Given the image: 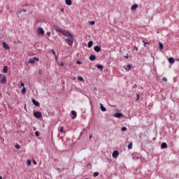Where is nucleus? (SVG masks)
<instances>
[{"instance_id":"23","label":"nucleus","mask_w":179,"mask_h":179,"mask_svg":"<svg viewBox=\"0 0 179 179\" xmlns=\"http://www.w3.org/2000/svg\"><path fill=\"white\" fill-rule=\"evenodd\" d=\"M78 79L80 82H85V79H83L82 76H78Z\"/></svg>"},{"instance_id":"5","label":"nucleus","mask_w":179,"mask_h":179,"mask_svg":"<svg viewBox=\"0 0 179 179\" xmlns=\"http://www.w3.org/2000/svg\"><path fill=\"white\" fill-rule=\"evenodd\" d=\"M34 117H36V118H41L43 117V114L41 113V112H35L34 113Z\"/></svg>"},{"instance_id":"37","label":"nucleus","mask_w":179,"mask_h":179,"mask_svg":"<svg viewBox=\"0 0 179 179\" xmlns=\"http://www.w3.org/2000/svg\"><path fill=\"white\" fill-rule=\"evenodd\" d=\"M122 131H127V127H122Z\"/></svg>"},{"instance_id":"28","label":"nucleus","mask_w":179,"mask_h":179,"mask_svg":"<svg viewBox=\"0 0 179 179\" xmlns=\"http://www.w3.org/2000/svg\"><path fill=\"white\" fill-rule=\"evenodd\" d=\"M128 149H132V142L129 143L128 145Z\"/></svg>"},{"instance_id":"36","label":"nucleus","mask_w":179,"mask_h":179,"mask_svg":"<svg viewBox=\"0 0 179 179\" xmlns=\"http://www.w3.org/2000/svg\"><path fill=\"white\" fill-rule=\"evenodd\" d=\"M162 80H164V82H167V78L164 77V78H162Z\"/></svg>"},{"instance_id":"16","label":"nucleus","mask_w":179,"mask_h":179,"mask_svg":"<svg viewBox=\"0 0 179 179\" xmlns=\"http://www.w3.org/2000/svg\"><path fill=\"white\" fill-rule=\"evenodd\" d=\"M100 108H101V111H107V109L104 107L103 103H100Z\"/></svg>"},{"instance_id":"19","label":"nucleus","mask_w":179,"mask_h":179,"mask_svg":"<svg viewBox=\"0 0 179 179\" xmlns=\"http://www.w3.org/2000/svg\"><path fill=\"white\" fill-rule=\"evenodd\" d=\"M90 61H94L96 59V56H94V55H92L90 57Z\"/></svg>"},{"instance_id":"42","label":"nucleus","mask_w":179,"mask_h":179,"mask_svg":"<svg viewBox=\"0 0 179 179\" xmlns=\"http://www.w3.org/2000/svg\"><path fill=\"white\" fill-rule=\"evenodd\" d=\"M60 66H64V62H60Z\"/></svg>"},{"instance_id":"1","label":"nucleus","mask_w":179,"mask_h":179,"mask_svg":"<svg viewBox=\"0 0 179 179\" xmlns=\"http://www.w3.org/2000/svg\"><path fill=\"white\" fill-rule=\"evenodd\" d=\"M66 41L68 45H72V44H73V36H69V38H66Z\"/></svg>"},{"instance_id":"41","label":"nucleus","mask_w":179,"mask_h":179,"mask_svg":"<svg viewBox=\"0 0 179 179\" xmlns=\"http://www.w3.org/2000/svg\"><path fill=\"white\" fill-rule=\"evenodd\" d=\"M134 50H136V51H138V47H136V46H134V49H133Z\"/></svg>"},{"instance_id":"17","label":"nucleus","mask_w":179,"mask_h":179,"mask_svg":"<svg viewBox=\"0 0 179 179\" xmlns=\"http://www.w3.org/2000/svg\"><path fill=\"white\" fill-rule=\"evenodd\" d=\"M51 52H52L53 55L55 57V59H58V56H57V53L55 52V50L54 49H52Z\"/></svg>"},{"instance_id":"13","label":"nucleus","mask_w":179,"mask_h":179,"mask_svg":"<svg viewBox=\"0 0 179 179\" xmlns=\"http://www.w3.org/2000/svg\"><path fill=\"white\" fill-rule=\"evenodd\" d=\"M65 3L66 5L71 6V5H72V0H65Z\"/></svg>"},{"instance_id":"46","label":"nucleus","mask_w":179,"mask_h":179,"mask_svg":"<svg viewBox=\"0 0 179 179\" xmlns=\"http://www.w3.org/2000/svg\"><path fill=\"white\" fill-rule=\"evenodd\" d=\"M38 73L39 75H41V69L39 70Z\"/></svg>"},{"instance_id":"4","label":"nucleus","mask_w":179,"mask_h":179,"mask_svg":"<svg viewBox=\"0 0 179 179\" xmlns=\"http://www.w3.org/2000/svg\"><path fill=\"white\" fill-rule=\"evenodd\" d=\"M36 61H37V62H38V61H39L38 57L30 58L29 60V64H34V62H36Z\"/></svg>"},{"instance_id":"15","label":"nucleus","mask_w":179,"mask_h":179,"mask_svg":"<svg viewBox=\"0 0 179 179\" xmlns=\"http://www.w3.org/2000/svg\"><path fill=\"white\" fill-rule=\"evenodd\" d=\"M162 149H167V143H162L161 145Z\"/></svg>"},{"instance_id":"38","label":"nucleus","mask_w":179,"mask_h":179,"mask_svg":"<svg viewBox=\"0 0 179 179\" xmlns=\"http://www.w3.org/2000/svg\"><path fill=\"white\" fill-rule=\"evenodd\" d=\"M60 10L62 13H65V9L61 8Z\"/></svg>"},{"instance_id":"7","label":"nucleus","mask_w":179,"mask_h":179,"mask_svg":"<svg viewBox=\"0 0 179 179\" xmlns=\"http://www.w3.org/2000/svg\"><path fill=\"white\" fill-rule=\"evenodd\" d=\"M76 117H78V113H76V112L75 110H72L71 111V118H72V120H75V118H76Z\"/></svg>"},{"instance_id":"6","label":"nucleus","mask_w":179,"mask_h":179,"mask_svg":"<svg viewBox=\"0 0 179 179\" xmlns=\"http://www.w3.org/2000/svg\"><path fill=\"white\" fill-rule=\"evenodd\" d=\"M112 156L113 157V159H117V157H118V156H120V152H118V151L115 150L113 151Z\"/></svg>"},{"instance_id":"48","label":"nucleus","mask_w":179,"mask_h":179,"mask_svg":"<svg viewBox=\"0 0 179 179\" xmlns=\"http://www.w3.org/2000/svg\"><path fill=\"white\" fill-rule=\"evenodd\" d=\"M125 58H126L127 59H128V55H127L125 56Z\"/></svg>"},{"instance_id":"44","label":"nucleus","mask_w":179,"mask_h":179,"mask_svg":"<svg viewBox=\"0 0 179 179\" xmlns=\"http://www.w3.org/2000/svg\"><path fill=\"white\" fill-rule=\"evenodd\" d=\"M35 135H36V136H38V131H36Z\"/></svg>"},{"instance_id":"34","label":"nucleus","mask_w":179,"mask_h":179,"mask_svg":"<svg viewBox=\"0 0 179 179\" xmlns=\"http://www.w3.org/2000/svg\"><path fill=\"white\" fill-rule=\"evenodd\" d=\"M127 68L129 69L128 71H129V69H131V68H132V66L131 64H128Z\"/></svg>"},{"instance_id":"11","label":"nucleus","mask_w":179,"mask_h":179,"mask_svg":"<svg viewBox=\"0 0 179 179\" xmlns=\"http://www.w3.org/2000/svg\"><path fill=\"white\" fill-rule=\"evenodd\" d=\"M94 51H96V52H100V51H101V48L99 45H96L94 48Z\"/></svg>"},{"instance_id":"2","label":"nucleus","mask_w":179,"mask_h":179,"mask_svg":"<svg viewBox=\"0 0 179 179\" xmlns=\"http://www.w3.org/2000/svg\"><path fill=\"white\" fill-rule=\"evenodd\" d=\"M63 36H64L65 37H73V35H72V34L70 31H66V30H63L62 34Z\"/></svg>"},{"instance_id":"43","label":"nucleus","mask_w":179,"mask_h":179,"mask_svg":"<svg viewBox=\"0 0 179 179\" xmlns=\"http://www.w3.org/2000/svg\"><path fill=\"white\" fill-rule=\"evenodd\" d=\"M20 86H22V87H24V83H22L20 84Z\"/></svg>"},{"instance_id":"14","label":"nucleus","mask_w":179,"mask_h":179,"mask_svg":"<svg viewBox=\"0 0 179 179\" xmlns=\"http://www.w3.org/2000/svg\"><path fill=\"white\" fill-rule=\"evenodd\" d=\"M136 9H138V4H134L131 8V10H136Z\"/></svg>"},{"instance_id":"31","label":"nucleus","mask_w":179,"mask_h":179,"mask_svg":"<svg viewBox=\"0 0 179 179\" xmlns=\"http://www.w3.org/2000/svg\"><path fill=\"white\" fill-rule=\"evenodd\" d=\"M143 43H144V47H146V45H149V43L145 42V41H143Z\"/></svg>"},{"instance_id":"18","label":"nucleus","mask_w":179,"mask_h":179,"mask_svg":"<svg viewBox=\"0 0 179 179\" xmlns=\"http://www.w3.org/2000/svg\"><path fill=\"white\" fill-rule=\"evenodd\" d=\"M3 73H8V66H5L3 69Z\"/></svg>"},{"instance_id":"50","label":"nucleus","mask_w":179,"mask_h":179,"mask_svg":"<svg viewBox=\"0 0 179 179\" xmlns=\"http://www.w3.org/2000/svg\"><path fill=\"white\" fill-rule=\"evenodd\" d=\"M178 61H179V59Z\"/></svg>"},{"instance_id":"39","label":"nucleus","mask_w":179,"mask_h":179,"mask_svg":"<svg viewBox=\"0 0 179 179\" xmlns=\"http://www.w3.org/2000/svg\"><path fill=\"white\" fill-rule=\"evenodd\" d=\"M15 149H20V145H15Z\"/></svg>"},{"instance_id":"27","label":"nucleus","mask_w":179,"mask_h":179,"mask_svg":"<svg viewBox=\"0 0 179 179\" xmlns=\"http://www.w3.org/2000/svg\"><path fill=\"white\" fill-rule=\"evenodd\" d=\"M141 98V95H139V94H136V101H139V99Z\"/></svg>"},{"instance_id":"40","label":"nucleus","mask_w":179,"mask_h":179,"mask_svg":"<svg viewBox=\"0 0 179 179\" xmlns=\"http://www.w3.org/2000/svg\"><path fill=\"white\" fill-rule=\"evenodd\" d=\"M46 34L50 37V36H51V32H47Z\"/></svg>"},{"instance_id":"25","label":"nucleus","mask_w":179,"mask_h":179,"mask_svg":"<svg viewBox=\"0 0 179 179\" xmlns=\"http://www.w3.org/2000/svg\"><path fill=\"white\" fill-rule=\"evenodd\" d=\"M27 164L28 166H31V161L30 159H28V160L27 161Z\"/></svg>"},{"instance_id":"33","label":"nucleus","mask_w":179,"mask_h":179,"mask_svg":"<svg viewBox=\"0 0 179 179\" xmlns=\"http://www.w3.org/2000/svg\"><path fill=\"white\" fill-rule=\"evenodd\" d=\"M60 132H64V134H65V131H64V127L60 128Z\"/></svg>"},{"instance_id":"26","label":"nucleus","mask_w":179,"mask_h":179,"mask_svg":"<svg viewBox=\"0 0 179 179\" xmlns=\"http://www.w3.org/2000/svg\"><path fill=\"white\" fill-rule=\"evenodd\" d=\"M22 93L23 94H26V87H23L22 88Z\"/></svg>"},{"instance_id":"22","label":"nucleus","mask_w":179,"mask_h":179,"mask_svg":"<svg viewBox=\"0 0 179 179\" xmlns=\"http://www.w3.org/2000/svg\"><path fill=\"white\" fill-rule=\"evenodd\" d=\"M56 31H57L58 33H61V34H62V32L64 31V30H62L59 28H57Z\"/></svg>"},{"instance_id":"51","label":"nucleus","mask_w":179,"mask_h":179,"mask_svg":"<svg viewBox=\"0 0 179 179\" xmlns=\"http://www.w3.org/2000/svg\"><path fill=\"white\" fill-rule=\"evenodd\" d=\"M0 76H1V74H0Z\"/></svg>"},{"instance_id":"45","label":"nucleus","mask_w":179,"mask_h":179,"mask_svg":"<svg viewBox=\"0 0 179 179\" xmlns=\"http://www.w3.org/2000/svg\"><path fill=\"white\" fill-rule=\"evenodd\" d=\"M33 163H34V164H35V165L37 164V162H36L35 160H33Z\"/></svg>"},{"instance_id":"35","label":"nucleus","mask_w":179,"mask_h":179,"mask_svg":"<svg viewBox=\"0 0 179 179\" xmlns=\"http://www.w3.org/2000/svg\"><path fill=\"white\" fill-rule=\"evenodd\" d=\"M76 64H78V65H82V62L77 61Z\"/></svg>"},{"instance_id":"20","label":"nucleus","mask_w":179,"mask_h":179,"mask_svg":"<svg viewBox=\"0 0 179 179\" xmlns=\"http://www.w3.org/2000/svg\"><path fill=\"white\" fill-rule=\"evenodd\" d=\"M93 46V41H90L88 42V48H91Z\"/></svg>"},{"instance_id":"3","label":"nucleus","mask_w":179,"mask_h":179,"mask_svg":"<svg viewBox=\"0 0 179 179\" xmlns=\"http://www.w3.org/2000/svg\"><path fill=\"white\" fill-rule=\"evenodd\" d=\"M38 36H44V29L41 27H38L37 29Z\"/></svg>"},{"instance_id":"8","label":"nucleus","mask_w":179,"mask_h":179,"mask_svg":"<svg viewBox=\"0 0 179 179\" xmlns=\"http://www.w3.org/2000/svg\"><path fill=\"white\" fill-rule=\"evenodd\" d=\"M3 48H4V50H10V48L9 47V45H8V43H6V42L3 43Z\"/></svg>"},{"instance_id":"30","label":"nucleus","mask_w":179,"mask_h":179,"mask_svg":"<svg viewBox=\"0 0 179 179\" xmlns=\"http://www.w3.org/2000/svg\"><path fill=\"white\" fill-rule=\"evenodd\" d=\"M96 68H98V69H103V66L101 64H98Z\"/></svg>"},{"instance_id":"49","label":"nucleus","mask_w":179,"mask_h":179,"mask_svg":"<svg viewBox=\"0 0 179 179\" xmlns=\"http://www.w3.org/2000/svg\"><path fill=\"white\" fill-rule=\"evenodd\" d=\"M0 179H2V176H0Z\"/></svg>"},{"instance_id":"47","label":"nucleus","mask_w":179,"mask_h":179,"mask_svg":"<svg viewBox=\"0 0 179 179\" xmlns=\"http://www.w3.org/2000/svg\"><path fill=\"white\" fill-rule=\"evenodd\" d=\"M89 138H90V139H92V135H90V136H89Z\"/></svg>"},{"instance_id":"12","label":"nucleus","mask_w":179,"mask_h":179,"mask_svg":"<svg viewBox=\"0 0 179 179\" xmlns=\"http://www.w3.org/2000/svg\"><path fill=\"white\" fill-rule=\"evenodd\" d=\"M32 103L34 104V106H36V107H38L40 106V103L38 101H36V99H32Z\"/></svg>"},{"instance_id":"32","label":"nucleus","mask_w":179,"mask_h":179,"mask_svg":"<svg viewBox=\"0 0 179 179\" xmlns=\"http://www.w3.org/2000/svg\"><path fill=\"white\" fill-rule=\"evenodd\" d=\"M89 23H90V24H91V26H93V24H94V23H96V22H94V21H91V22H90Z\"/></svg>"},{"instance_id":"21","label":"nucleus","mask_w":179,"mask_h":179,"mask_svg":"<svg viewBox=\"0 0 179 179\" xmlns=\"http://www.w3.org/2000/svg\"><path fill=\"white\" fill-rule=\"evenodd\" d=\"M169 62L171 64H174L175 60H174V59H173V57H170V58L169 59Z\"/></svg>"},{"instance_id":"9","label":"nucleus","mask_w":179,"mask_h":179,"mask_svg":"<svg viewBox=\"0 0 179 179\" xmlns=\"http://www.w3.org/2000/svg\"><path fill=\"white\" fill-rule=\"evenodd\" d=\"M1 83H2V85H5V83H6V76H3L1 77Z\"/></svg>"},{"instance_id":"24","label":"nucleus","mask_w":179,"mask_h":179,"mask_svg":"<svg viewBox=\"0 0 179 179\" xmlns=\"http://www.w3.org/2000/svg\"><path fill=\"white\" fill-rule=\"evenodd\" d=\"M159 48H160V50H163V48H164V46L163 45V43H159Z\"/></svg>"},{"instance_id":"10","label":"nucleus","mask_w":179,"mask_h":179,"mask_svg":"<svg viewBox=\"0 0 179 179\" xmlns=\"http://www.w3.org/2000/svg\"><path fill=\"white\" fill-rule=\"evenodd\" d=\"M113 117H115V118H121V117H122V113H116L113 115Z\"/></svg>"},{"instance_id":"29","label":"nucleus","mask_w":179,"mask_h":179,"mask_svg":"<svg viewBox=\"0 0 179 179\" xmlns=\"http://www.w3.org/2000/svg\"><path fill=\"white\" fill-rule=\"evenodd\" d=\"M99 172H94V174H93V176L94 177H99Z\"/></svg>"}]
</instances>
